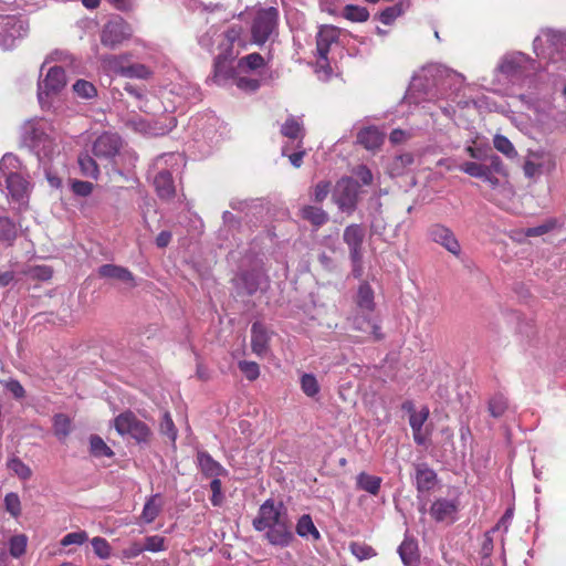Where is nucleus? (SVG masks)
Listing matches in <instances>:
<instances>
[{"mask_svg":"<svg viewBox=\"0 0 566 566\" xmlns=\"http://www.w3.org/2000/svg\"><path fill=\"white\" fill-rule=\"evenodd\" d=\"M252 526L274 547H289L295 539L287 509L282 502L273 499H268L260 505Z\"/></svg>","mask_w":566,"mask_h":566,"instance_id":"nucleus-1","label":"nucleus"},{"mask_svg":"<svg viewBox=\"0 0 566 566\" xmlns=\"http://www.w3.org/2000/svg\"><path fill=\"white\" fill-rule=\"evenodd\" d=\"M24 145L38 157L39 161H50L59 153L56 134L45 120L29 122L23 130Z\"/></svg>","mask_w":566,"mask_h":566,"instance_id":"nucleus-2","label":"nucleus"},{"mask_svg":"<svg viewBox=\"0 0 566 566\" xmlns=\"http://www.w3.org/2000/svg\"><path fill=\"white\" fill-rule=\"evenodd\" d=\"M184 165V158L178 153L164 154L156 158L154 170H157L154 177V185L158 196L163 199H169L175 193L172 172L177 171Z\"/></svg>","mask_w":566,"mask_h":566,"instance_id":"nucleus-3","label":"nucleus"},{"mask_svg":"<svg viewBox=\"0 0 566 566\" xmlns=\"http://www.w3.org/2000/svg\"><path fill=\"white\" fill-rule=\"evenodd\" d=\"M279 10L274 7L253 8L250 24L251 41L263 45L277 35Z\"/></svg>","mask_w":566,"mask_h":566,"instance_id":"nucleus-4","label":"nucleus"},{"mask_svg":"<svg viewBox=\"0 0 566 566\" xmlns=\"http://www.w3.org/2000/svg\"><path fill=\"white\" fill-rule=\"evenodd\" d=\"M217 28L212 27L207 33L199 38V44L207 50H211L214 44L218 45L220 52L216 61L217 76L221 63L234 56L233 44L240 39L242 29L241 27H231L222 34H219Z\"/></svg>","mask_w":566,"mask_h":566,"instance_id":"nucleus-5","label":"nucleus"},{"mask_svg":"<svg viewBox=\"0 0 566 566\" xmlns=\"http://www.w3.org/2000/svg\"><path fill=\"white\" fill-rule=\"evenodd\" d=\"M339 29L334 25H322L316 34V72L323 73L326 77L331 76L328 53L334 45L338 44Z\"/></svg>","mask_w":566,"mask_h":566,"instance_id":"nucleus-6","label":"nucleus"},{"mask_svg":"<svg viewBox=\"0 0 566 566\" xmlns=\"http://www.w3.org/2000/svg\"><path fill=\"white\" fill-rule=\"evenodd\" d=\"M535 70V62L522 52L504 55L497 66V72L512 84L522 83Z\"/></svg>","mask_w":566,"mask_h":566,"instance_id":"nucleus-7","label":"nucleus"},{"mask_svg":"<svg viewBox=\"0 0 566 566\" xmlns=\"http://www.w3.org/2000/svg\"><path fill=\"white\" fill-rule=\"evenodd\" d=\"M66 85L65 71L61 66H51L38 83V99L43 109L52 107V98Z\"/></svg>","mask_w":566,"mask_h":566,"instance_id":"nucleus-8","label":"nucleus"},{"mask_svg":"<svg viewBox=\"0 0 566 566\" xmlns=\"http://www.w3.org/2000/svg\"><path fill=\"white\" fill-rule=\"evenodd\" d=\"M28 22L19 15L0 14V49L10 50L27 35Z\"/></svg>","mask_w":566,"mask_h":566,"instance_id":"nucleus-9","label":"nucleus"},{"mask_svg":"<svg viewBox=\"0 0 566 566\" xmlns=\"http://www.w3.org/2000/svg\"><path fill=\"white\" fill-rule=\"evenodd\" d=\"M133 35L132 27L119 15L112 17L101 31V43L116 49Z\"/></svg>","mask_w":566,"mask_h":566,"instance_id":"nucleus-10","label":"nucleus"},{"mask_svg":"<svg viewBox=\"0 0 566 566\" xmlns=\"http://www.w3.org/2000/svg\"><path fill=\"white\" fill-rule=\"evenodd\" d=\"M358 190L359 186L353 178L343 177L335 185L332 195L333 201L340 211L352 213L357 206Z\"/></svg>","mask_w":566,"mask_h":566,"instance_id":"nucleus-11","label":"nucleus"},{"mask_svg":"<svg viewBox=\"0 0 566 566\" xmlns=\"http://www.w3.org/2000/svg\"><path fill=\"white\" fill-rule=\"evenodd\" d=\"M364 238L365 230L359 224H350L344 230L343 239L349 249L350 260L353 262V274L355 277L361 275Z\"/></svg>","mask_w":566,"mask_h":566,"instance_id":"nucleus-12","label":"nucleus"},{"mask_svg":"<svg viewBox=\"0 0 566 566\" xmlns=\"http://www.w3.org/2000/svg\"><path fill=\"white\" fill-rule=\"evenodd\" d=\"M115 429L120 436L128 434L138 442L148 439L150 430L147 424L138 420L132 412H124L116 417Z\"/></svg>","mask_w":566,"mask_h":566,"instance_id":"nucleus-13","label":"nucleus"},{"mask_svg":"<svg viewBox=\"0 0 566 566\" xmlns=\"http://www.w3.org/2000/svg\"><path fill=\"white\" fill-rule=\"evenodd\" d=\"M268 281L261 266L240 272L234 279V287L239 294L252 295Z\"/></svg>","mask_w":566,"mask_h":566,"instance_id":"nucleus-14","label":"nucleus"},{"mask_svg":"<svg viewBox=\"0 0 566 566\" xmlns=\"http://www.w3.org/2000/svg\"><path fill=\"white\" fill-rule=\"evenodd\" d=\"M120 146L122 140L118 135L104 133L94 140L92 151L98 159L111 160L118 154Z\"/></svg>","mask_w":566,"mask_h":566,"instance_id":"nucleus-15","label":"nucleus"},{"mask_svg":"<svg viewBox=\"0 0 566 566\" xmlns=\"http://www.w3.org/2000/svg\"><path fill=\"white\" fill-rule=\"evenodd\" d=\"M429 235L433 242L442 245L451 254L460 255L461 245L450 228L443 224H433L429 230Z\"/></svg>","mask_w":566,"mask_h":566,"instance_id":"nucleus-16","label":"nucleus"},{"mask_svg":"<svg viewBox=\"0 0 566 566\" xmlns=\"http://www.w3.org/2000/svg\"><path fill=\"white\" fill-rule=\"evenodd\" d=\"M7 185L8 196L19 206L25 205L29 197V182L19 171L15 175H8L2 180Z\"/></svg>","mask_w":566,"mask_h":566,"instance_id":"nucleus-17","label":"nucleus"},{"mask_svg":"<svg viewBox=\"0 0 566 566\" xmlns=\"http://www.w3.org/2000/svg\"><path fill=\"white\" fill-rule=\"evenodd\" d=\"M281 134L292 142H296L295 148H302L304 127L301 118L289 116L281 126Z\"/></svg>","mask_w":566,"mask_h":566,"instance_id":"nucleus-18","label":"nucleus"},{"mask_svg":"<svg viewBox=\"0 0 566 566\" xmlns=\"http://www.w3.org/2000/svg\"><path fill=\"white\" fill-rule=\"evenodd\" d=\"M98 274L102 277L113 279L116 281L124 282L129 286H135V279L133 273L124 266L115 264H104L99 266Z\"/></svg>","mask_w":566,"mask_h":566,"instance_id":"nucleus-19","label":"nucleus"},{"mask_svg":"<svg viewBox=\"0 0 566 566\" xmlns=\"http://www.w3.org/2000/svg\"><path fill=\"white\" fill-rule=\"evenodd\" d=\"M455 513L457 504L446 499L436 500L430 509V514L437 522L453 521Z\"/></svg>","mask_w":566,"mask_h":566,"instance_id":"nucleus-20","label":"nucleus"},{"mask_svg":"<svg viewBox=\"0 0 566 566\" xmlns=\"http://www.w3.org/2000/svg\"><path fill=\"white\" fill-rule=\"evenodd\" d=\"M269 335L265 327L255 322L251 327V346L254 354L263 356L268 350Z\"/></svg>","mask_w":566,"mask_h":566,"instance_id":"nucleus-21","label":"nucleus"},{"mask_svg":"<svg viewBox=\"0 0 566 566\" xmlns=\"http://www.w3.org/2000/svg\"><path fill=\"white\" fill-rule=\"evenodd\" d=\"M357 142L367 150H376L384 142V134L376 127H366L358 133Z\"/></svg>","mask_w":566,"mask_h":566,"instance_id":"nucleus-22","label":"nucleus"},{"mask_svg":"<svg viewBox=\"0 0 566 566\" xmlns=\"http://www.w3.org/2000/svg\"><path fill=\"white\" fill-rule=\"evenodd\" d=\"M120 57L119 56H113L111 60V64L113 65L114 70H116L119 74L126 77H135V78H147L150 76L151 71L144 64H132L128 66H118Z\"/></svg>","mask_w":566,"mask_h":566,"instance_id":"nucleus-23","label":"nucleus"},{"mask_svg":"<svg viewBox=\"0 0 566 566\" xmlns=\"http://www.w3.org/2000/svg\"><path fill=\"white\" fill-rule=\"evenodd\" d=\"M197 458L199 467L205 475L219 479V476L226 474L227 471L224 468L214 459H212L209 453L199 452Z\"/></svg>","mask_w":566,"mask_h":566,"instance_id":"nucleus-24","label":"nucleus"},{"mask_svg":"<svg viewBox=\"0 0 566 566\" xmlns=\"http://www.w3.org/2000/svg\"><path fill=\"white\" fill-rule=\"evenodd\" d=\"M437 482V474L426 465H419L416 473V486L419 492L432 490Z\"/></svg>","mask_w":566,"mask_h":566,"instance_id":"nucleus-25","label":"nucleus"},{"mask_svg":"<svg viewBox=\"0 0 566 566\" xmlns=\"http://www.w3.org/2000/svg\"><path fill=\"white\" fill-rule=\"evenodd\" d=\"M161 507H163V504H161L159 494H154V495L149 496L144 504L140 518L146 524L153 523L156 520V517L159 515Z\"/></svg>","mask_w":566,"mask_h":566,"instance_id":"nucleus-26","label":"nucleus"},{"mask_svg":"<svg viewBox=\"0 0 566 566\" xmlns=\"http://www.w3.org/2000/svg\"><path fill=\"white\" fill-rule=\"evenodd\" d=\"M398 553L402 563L406 566H417L419 562L418 548L415 541L405 539L399 548Z\"/></svg>","mask_w":566,"mask_h":566,"instance_id":"nucleus-27","label":"nucleus"},{"mask_svg":"<svg viewBox=\"0 0 566 566\" xmlns=\"http://www.w3.org/2000/svg\"><path fill=\"white\" fill-rule=\"evenodd\" d=\"M296 534L301 537L311 536L313 541L321 539V534L316 528L311 515L303 514L296 523Z\"/></svg>","mask_w":566,"mask_h":566,"instance_id":"nucleus-28","label":"nucleus"},{"mask_svg":"<svg viewBox=\"0 0 566 566\" xmlns=\"http://www.w3.org/2000/svg\"><path fill=\"white\" fill-rule=\"evenodd\" d=\"M301 217L318 228L328 221V214L319 207L304 206L301 209Z\"/></svg>","mask_w":566,"mask_h":566,"instance_id":"nucleus-29","label":"nucleus"},{"mask_svg":"<svg viewBox=\"0 0 566 566\" xmlns=\"http://www.w3.org/2000/svg\"><path fill=\"white\" fill-rule=\"evenodd\" d=\"M381 478L361 472L356 478L357 488L371 495H377L381 485Z\"/></svg>","mask_w":566,"mask_h":566,"instance_id":"nucleus-30","label":"nucleus"},{"mask_svg":"<svg viewBox=\"0 0 566 566\" xmlns=\"http://www.w3.org/2000/svg\"><path fill=\"white\" fill-rule=\"evenodd\" d=\"M357 305L360 311L371 313L375 308L374 291L367 283H363L357 292Z\"/></svg>","mask_w":566,"mask_h":566,"instance_id":"nucleus-31","label":"nucleus"},{"mask_svg":"<svg viewBox=\"0 0 566 566\" xmlns=\"http://www.w3.org/2000/svg\"><path fill=\"white\" fill-rule=\"evenodd\" d=\"M20 160L12 154H6L0 160V186L8 175H15L20 171Z\"/></svg>","mask_w":566,"mask_h":566,"instance_id":"nucleus-32","label":"nucleus"},{"mask_svg":"<svg viewBox=\"0 0 566 566\" xmlns=\"http://www.w3.org/2000/svg\"><path fill=\"white\" fill-rule=\"evenodd\" d=\"M78 165L84 176L97 179L99 176V169L96 161L87 154H81L78 156Z\"/></svg>","mask_w":566,"mask_h":566,"instance_id":"nucleus-33","label":"nucleus"},{"mask_svg":"<svg viewBox=\"0 0 566 566\" xmlns=\"http://www.w3.org/2000/svg\"><path fill=\"white\" fill-rule=\"evenodd\" d=\"M564 40L563 35L547 31L543 32L542 35H538L534 40V51L537 56L544 55V50L542 49V44L544 42L549 43L551 45H557V43H562Z\"/></svg>","mask_w":566,"mask_h":566,"instance_id":"nucleus-34","label":"nucleus"},{"mask_svg":"<svg viewBox=\"0 0 566 566\" xmlns=\"http://www.w3.org/2000/svg\"><path fill=\"white\" fill-rule=\"evenodd\" d=\"M349 551L359 562L370 559L377 555L370 545L359 542L350 543Z\"/></svg>","mask_w":566,"mask_h":566,"instance_id":"nucleus-35","label":"nucleus"},{"mask_svg":"<svg viewBox=\"0 0 566 566\" xmlns=\"http://www.w3.org/2000/svg\"><path fill=\"white\" fill-rule=\"evenodd\" d=\"M301 389L307 397H315L318 395L321 387L313 374H303L301 376Z\"/></svg>","mask_w":566,"mask_h":566,"instance_id":"nucleus-36","label":"nucleus"},{"mask_svg":"<svg viewBox=\"0 0 566 566\" xmlns=\"http://www.w3.org/2000/svg\"><path fill=\"white\" fill-rule=\"evenodd\" d=\"M493 144L495 149L505 155L507 158H515L517 156L515 147L507 137L497 134L493 138Z\"/></svg>","mask_w":566,"mask_h":566,"instance_id":"nucleus-37","label":"nucleus"},{"mask_svg":"<svg viewBox=\"0 0 566 566\" xmlns=\"http://www.w3.org/2000/svg\"><path fill=\"white\" fill-rule=\"evenodd\" d=\"M73 92L76 96L85 99H90L96 96L97 91L95 86L85 80H78L73 84Z\"/></svg>","mask_w":566,"mask_h":566,"instance_id":"nucleus-38","label":"nucleus"},{"mask_svg":"<svg viewBox=\"0 0 566 566\" xmlns=\"http://www.w3.org/2000/svg\"><path fill=\"white\" fill-rule=\"evenodd\" d=\"M28 537L24 534L14 535L10 538L9 551L11 556L19 558L27 549Z\"/></svg>","mask_w":566,"mask_h":566,"instance_id":"nucleus-39","label":"nucleus"},{"mask_svg":"<svg viewBox=\"0 0 566 566\" xmlns=\"http://www.w3.org/2000/svg\"><path fill=\"white\" fill-rule=\"evenodd\" d=\"M53 427L55 436L60 440L65 439L71 432V420L65 415H56Z\"/></svg>","mask_w":566,"mask_h":566,"instance_id":"nucleus-40","label":"nucleus"},{"mask_svg":"<svg viewBox=\"0 0 566 566\" xmlns=\"http://www.w3.org/2000/svg\"><path fill=\"white\" fill-rule=\"evenodd\" d=\"M344 17L354 22H365L369 18L366 8L348 4L344 9Z\"/></svg>","mask_w":566,"mask_h":566,"instance_id":"nucleus-41","label":"nucleus"},{"mask_svg":"<svg viewBox=\"0 0 566 566\" xmlns=\"http://www.w3.org/2000/svg\"><path fill=\"white\" fill-rule=\"evenodd\" d=\"M91 452L95 457H112V449L98 436H92L90 439Z\"/></svg>","mask_w":566,"mask_h":566,"instance_id":"nucleus-42","label":"nucleus"},{"mask_svg":"<svg viewBox=\"0 0 566 566\" xmlns=\"http://www.w3.org/2000/svg\"><path fill=\"white\" fill-rule=\"evenodd\" d=\"M405 12L403 3H397L392 7H388L382 10L379 14V20L384 24H391L398 17H400Z\"/></svg>","mask_w":566,"mask_h":566,"instance_id":"nucleus-43","label":"nucleus"},{"mask_svg":"<svg viewBox=\"0 0 566 566\" xmlns=\"http://www.w3.org/2000/svg\"><path fill=\"white\" fill-rule=\"evenodd\" d=\"M355 326L359 331L370 333L376 339L381 338L379 325L370 318H364L363 321H360L359 317H356Z\"/></svg>","mask_w":566,"mask_h":566,"instance_id":"nucleus-44","label":"nucleus"},{"mask_svg":"<svg viewBox=\"0 0 566 566\" xmlns=\"http://www.w3.org/2000/svg\"><path fill=\"white\" fill-rule=\"evenodd\" d=\"M166 541L163 536L151 535L145 538L144 552L158 553L166 549Z\"/></svg>","mask_w":566,"mask_h":566,"instance_id":"nucleus-45","label":"nucleus"},{"mask_svg":"<svg viewBox=\"0 0 566 566\" xmlns=\"http://www.w3.org/2000/svg\"><path fill=\"white\" fill-rule=\"evenodd\" d=\"M15 227L11 220L0 214V240L11 241L15 238Z\"/></svg>","mask_w":566,"mask_h":566,"instance_id":"nucleus-46","label":"nucleus"},{"mask_svg":"<svg viewBox=\"0 0 566 566\" xmlns=\"http://www.w3.org/2000/svg\"><path fill=\"white\" fill-rule=\"evenodd\" d=\"M8 465L22 480H28L32 475L30 467L18 458L10 460Z\"/></svg>","mask_w":566,"mask_h":566,"instance_id":"nucleus-47","label":"nucleus"},{"mask_svg":"<svg viewBox=\"0 0 566 566\" xmlns=\"http://www.w3.org/2000/svg\"><path fill=\"white\" fill-rule=\"evenodd\" d=\"M413 163V156L412 154H402L392 160L391 164V172L396 175L402 174L403 169L410 166Z\"/></svg>","mask_w":566,"mask_h":566,"instance_id":"nucleus-48","label":"nucleus"},{"mask_svg":"<svg viewBox=\"0 0 566 566\" xmlns=\"http://www.w3.org/2000/svg\"><path fill=\"white\" fill-rule=\"evenodd\" d=\"M88 536L85 531L72 532L63 536L61 545L66 547L70 545H82L87 541Z\"/></svg>","mask_w":566,"mask_h":566,"instance_id":"nucleus-49","label":"nucleus"},{"mask_svg":"<svg viewBox=\"0 0 566 566\" xmlns=\"http://www.w3.org/2000/svg\"><path fill=\"white\" fill-rule=\"evenodd\" d=\"M239 65L249 70H256L264 65V59L259 53H251L242 57L239 62Z\"/></svg>","mask_w":566,"mask_h":566,"instance_id":"nucleus-50","label":"nucleus"},{"mask_svg":"<svg viewBox=\"0 0 566 566\" xmlns=\"http://www.w3.org/2000/svg\"><path fill=\"white\" fill-rule=\"evenodd\" d=\"M430 415L428 407H422L419 411L411 413L409 417V424L411 429H421L428 420Z\"/></svg>","mask_w":566,"mask_h":566,"instance_id":"nucleus-51","label":"nucleus"},{"mask_svg":"<svg viewBox=\"0 0 566 566\" xmlns=\"http://www.w3.org/2000/svg\"><path fill=\"white\" fill-rule=\"evenodd\" d=\"M1 384L13 396V398L20 400L25 397V390L19 380L10 378L8 380H2Z\"/></svg>","mask_w":566,"mask_h":566,"instance_id":"nucleus-52","label":"nucleus"},{"mask_svg":"<svg viewBox=\"0 0 566 566\" xmlns=\"http://www.w3.org/2000/svg\"><path fill=\"white\" fill-rule=\"evenodd\" d=\"M160 431L166 434L172 442H175L177 438V429L175 423L168 412L163 415V419L160 422Z\"/></svg>","mask_w":566,"mask_h":566,"instance_id":"nucleus-53","label":"nucleus"},{"mask_svg":"<svg viewBox=\"0 0 566 566\" xmlns=\"http://www.w3.org/2000/svg\"><path fill=\"white\" fill-rule=\"evenodd\" d=\"M92 546H93L94 553L98 557L106 559L111 556V546L105 538L94 537L92 539Z\"/></svg>","mask_w":566,"mask_h":566,"instance_id":"nucleus-54","label":"nucleus"},{"mask_svg":"<svg viewBox=\"0 0 566 566\" xmlns=\"http://www.w3.org/2000/svg\"><path fill=\"white\" fill-rule=\"evenodd\" d=\"M507 403L503 396H494L489 402V411L493 417H501L506 410Z\"/></svg>","mask_w":566,"mask_h":566,"instance_id":"nucleus-55","label":"nucleus"},{"mask_svg":"<svg viewBox=\"0 0 566 566\" xmlns=\"http://www.w3.org/2000/svg\"><path fill=\"white\" fill-rule=\"evenodd\" d=\"M459 104H462V102H459ZM470 104H472L474 107H476L480 111H496V106L494 103H491L489 97L485 95H482L475 99H472L471 102L465 101L463 102V107H468Z\"/></svg>","mask_w":566,"mask_h":566,"instance_id":"nucleus-56","label":"nucleus"},{"mask_svg":"<svg viewBox=\"0 0 566 566\" xmlns=\"http://www.w3.org/2000/svg\"><path fill=\"white\" fill-rule=\"evenodd\" d=\"M239 368L249 380H255L260 376L259 365L254 361L241 360Z\"/></svg>","mask_w":566,"mask_h":566,"instance_id":"nucleus-57","label":"nucleus"},{"mask_svg":"<svg viewBox=\"0 0 566 566\" xmlns=\"http://www.w3.org/2000/svg\"><path fill=\"white\" fill-rule=\"evenodd\" d=\"M6 510L14 517L21 512V503L17 493H8L4 497Z\"/></svg>","mask_w":566,"mask_h":566,"instance_id":"nucleus-58","label":"nucleus"},{"mask_svg":"<svg viewBox=\"0 0 566 566\" xmlns=\"http://www.w3.org/2000/svg\"><path fill=\"white\" fill-rule=\"evenodd\" d=\"M556 226L555 220L546 221L543 224H539L537 227L527 228L523 231L524 235L526 237H539L547 232H549L552 229H554Z\"/></svg>","mask_w":566,"mask_h":566,"instance_id":"nucleus-59","label":"nucleus"},{"mask_svg":"<svg viewBox=\"0 0 566 566\" xmlns=\"http://www.w3.org/2000/svg\"><path fill=\"white\" fill-rule=\"evenodd\" d=\"M210 489H211V492H212V495H211V499H210L211 504L213 506L222 505L223 500H224V495L222 493V484H221L220 479H212V481L210 483Z\"/></svg>","mask_w":566,"mask_h":566,"instance_id":"nucleus-60","label":"nucleus"},{"mask_svg":"<svg viewBox=\"0 0 566 566\" xmlns=\"http://www.w3.org/2000/svg\"><path fill=\"white\" fill-rule=\"evenodd\" d=\"M331 191V184L328 181H319L313 190V200L315 202L324 201Z\"/></svg>","mask_w":566,"mask_h":566,"instance_id":"nucleus-61","label":"nucleus"},{"mask_svg":"<svg viewBox=\"0 0 566 566\" xmlns=\"http://www.w3.org/2000/svg\"><path fill=\"white\" fill-rule=\"evenodd\" d=\"M485 165L478 164L474 161H465L460 166V170L468 174L471 177L480 178L483 176V167Z\"/></svg>","mask_w":566,"mask_h":566,"instance_id":"nucleus-62","label":"nucleus"},{"mask_svg":"<svg viewBox=\"0 0 566 566\" xmlns=\"http://www.w3.org/2000/svg\"><path fill=\"white\" fill-rule=\"evenodd\" d=\"M28 274L38 280L46 281L52 276L51 268L46 265H36L29 269Z\"/></svg>","mask_w":566,"mask_h":566,"instance_id":"nucleus-63","label":"nucleus"},{"mask_svg":"<svg viewBox=\"0 0 566 566\" xmlns=\"http://www.w3.org/2000/svg\"><path fill=\"white\" fill-rule=\"evenodd\" d=\"M72 191L81 197H86L92 193L93 185L88 181L74 180L72 182Z\"/></svg>","mask_w":566,"mask_h":566,"instance_id":"nucleus-64","label":"nucleus"}]
</instances>
